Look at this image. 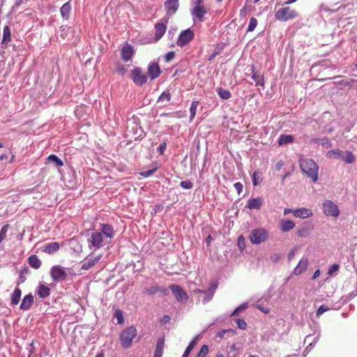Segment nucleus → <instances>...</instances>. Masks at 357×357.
<instances>
[{"label":"nucleus","mask_w":357,"mask_h":357,"mask_svg":"<svg viewBox=\"0 0 357 357\" xmlns=\"http://www.w3.org/2000/svg\"><path fill=\"white\" fill-rule=\"evenodd\" d=\"M301 170L310 177L312 181L318 180L319 167L317 164L311 158H301L299 159Z\"/></svg>","instance_id":"obj_1"},{"label":"nucleus","mask_w":357,"mask_h":357,"mask_svg":"<svg viewBox=\"0 0 357 357\" xmlns=\"http://www.w3.org/2000/svg\"><path fill=\"white\" fill-rule=\"evenodd\" d=\"M88 247L89 249L94 250H98L105 245L109 241L106 239L102 232L99 231H93L90 238H88Z\"/></svg>","instance_id":"obj_2"},{"label":"nucleus","mask_w":357,"mask_h":357,"mask_svg":"<svg viewBox=\"0 0 357 357\" xmlns=\"http://www.w3.org/2000/svg\"><path fill=\"white\" fill-rule=\"evenodd\" d=\"M137 329L134 326L125 328L119 335L121 346L124 349H128L132 342L133 339L137 336Z\"/></svg>","instance_id":"obj_3"},{"label":"nucleus","mask_w":357,"mask_h":357,"mask_svg":"<svg viewBox=\"0 0 357 357\" xmlns=\"http://www.w3.org/2000/svg\"><path fill=\"white\" fill-rule=\"evenodd\" d=\"M268 231L264 228L253 229L250 234L249 239L252 244H260L268 239Z\"/></svg>","instance_id":"obj_4"},{"label":"nucleus","mask_w":357,"mask_h":357,"mask_svg":"<svg viewBox=\"0 0 357 357\" xmlns=\"http://www.w3.org/2000/svg\"><path fill=\"white\" fill-rule=\"evenodd\" d=\"M297 16L296 10L291 9L289 7H283L280 8L275 15V18L280 21H288L294 19Z\"/></svg>","instance_id":"obj_5"},{"label":"nucleus","mask_w":357,"mask_h":357,"mask_svg":"<svg viewBox=\"0 0 357 357\" xmlns=\"http://www.w3.org/2000/svg\"><path fill=\"white\" fill-rule=\"evenodd\" d=\"M50 275L55 282H62L67 278L66 268L60 266H53L50 270Z\"/></svg>","instance_id":"obj_6"},{"label":"nucleus","mask_w":357,"mask_h":357,"mask_svg":"<svg viewBox=\"0 0 357 357\" xmlns=\"http://www.w3.org/2000/svg\"><path fill=\"white\" fill-rule=\"evenodd\" d=\"M130 77L137 86H143L147 82V75L143 73L140 68H135L131 72Z\"/></svg>","instance_id":"obj_7"},{"label":"nucleus","mask_w":357,"mask_h":357,"mask_svg":"<svg viewBox=\"0 0 357 357\" xmlns=\"http://www.w3.org/2000/svg\"><path fill=\"white\" fill-rule=\"evenodd\" d=\"M194 36V32L190 29L182 31L177 39L176 45L182 47L188 44L193 39Z\"/></svg>","instance_id":"obj_8"},{"label":"nucleus","mask_w":357,"mask_h":357,"mask_svg":"<svg viewBox=\"0 0 357 357\" xmlns=\"http://www.w3.org/2000/svg\"><path fill=\"white\" fill-rule=\"evenodd\" d=\"M169 289L178 302L185 303L188 301V296L187 293L179 285L171 284Z\"/></svg>","instance_id":"obj_9"},{"label":"nucleus","mask_w":357,"mask_h":357,"mask_svg":"<svg viewBox=\"0 0 357 357\" xmlns=\"http://www.w3.org/2000/svg\"><path fill=\"white\" fill-rule=\"evenodd\" d=\"M206 8L203 6H192L190 9V14L192 15L194 22H203L204 17L206 14Z\"/></svg>","instance_id":"obj_10"},{"label":"nucleus","mask_w":357,"mask_h":357,"mask_svg":"<svg viewBox=\"0 0 357 357\" xmlns=\"http://www.w3.org/2000/svg\"><path fill=\"white\" fill-rule=\"evenodd\" d=\"M102 255L91 257L87 256L82 262L81 270L87 271L93 267L102 258Z\"/></svg>","instance_id":"obj_11"},{"label":"nucleus","mask_w":357,"mask_h":357,"mask_svg":"<svg viewBox=\"0 0 357 357\" xmlns=\"http://www.w3.org/2000/svg\"><path fill=\"white\" fill-rule=\"evenodd\" d=\"M324 213L326 215L337 217L339 215V209L337 206L331 201L326 200L324 203Z\"/></svg>","instance_id":"obj_12"},{"label":"nucleus","mask_w":357,"mask_h":357,"mask_svg":"<svg viewBox=\"0 0 357 357\" xmlns=\"http://www.w3.org/2000/svg\"><path fill=\"white\" fill-rule=\"evenodd\" d=\"M164 6L167 13L168 15H173L178 9V0H165Z\"/></svg>","instance_id":"obj_13"},{"label":"nucleus","mask_w":357,"mask_h":357,"mask_svg":"<svg viewBox=\"0 0 357 357\" xmlns=\"http://www.w3.org/2000/svg\"><path fill=\"white\" fill-rule=\"evenodd\" d=\"M160 68L157 63H151L148 66V75L151 79H155L160 75Z\"/></svg>","instance_id":"obj_14"},{"label":"nucleus","mask_w":357,"mask_h":357,"mask_svg":"<svg viewBox=\"0 0 357 357\" xmlns=\"http://www.w3.org/2000/svg\"><path fill=\"white\" fill-rule=\"evenodd\" d=\"M104 234V236L109 242L114 236V231L113 227L109 224H102L100 225V231Z\"/></svg>","instance_id":"obj_15"},{"label":"nucleus","mask_w":357,"mask_h":357,"mask_svg":"<svg viewBox=\"0 0 357 357\" xmlns=\"http://www.w3.org/2000/svg\"><path fill=\"white\" fill-rule=\"evenodd\" d=\"M313 213L311 209L302 207L294 210V216L299 218H307L312 215Z\"/></svg>","instance_id":"obj_16"},{"label":"nucleus","mask_w":357,"mask_h":357,"mask_svg":"<svg viewBox=\"0 0 357 357\" xmlns=\"http://www.w3.org/2000/svg\"><path fill=\"white\" fill-rule=\"evenodd\" d=\"M133 53V47L128 43L121 49V57L124 61H129L131 60Z\"/></svg>","instance_id":"obj_17"},{"label":"nucleus","mask_w":357,"mask_h":357,"mask_svg":"<svg viewBox=\"0 0 357 357\" xmlns=\"http://www.w3.org/2000/svg\"><path fill=\"white\" fill-rule=\"evenodd\" d=\"M309 261L307 258L303 257L294 270V274L299 275L307 268Z\"/></svg>","instance_id":"obj_18"},{"label":"nucleus","mask_w":357,"mask_h":357,"mask_svg":"<svg viewBox=\"0 0 357 357\" xmlns=\"http://www.w3.org/2000/svg\"><path fill=\"white\" fill-rule=\"evenodd\" d=\"M33 296L31 294L26 295L22 301L20 309L22 310H28L33 304Z\"/></svg>","instance_id":"obj_19"},{"label":"nucleus","mask_w":357,"mask_h":357,"mask_svg":"<svg viewBox=\"0 0 357 357\" xmlns=\"http://www.w3.org/2000/svg\"><path fill=\"white\" fill-rule=\"evenodd\" d=\"M263 204V199L261 197L252 198L248 200L246 207L250 209H259Z\"/></svg>","instance_id":"obj_20"},{"label":"nucleus","mask_w":357,"mask_h":357,"mask_svg":"<svg viewBox=\"0 0 357 357\" xmlns=\"http://www.w3.org/2000/svg\"><path fill=\"white\" fill-rule=\"evenodd\" d=\"M216 287H213L208 289L207 291H204L201 289H197L195 290V292L201 293L204 294V297L202 300L203 303H206L208 301H210L214 295V291Z\"/></svg>","instance_id":"obj_21"},{"label":"nucleus","mask_w":357,"mask_h":357,"mask_svg":"<svg viewBox=\"0 0 357 357\" xmlns=\"http://www.w3.org/2000/svg\"><path fill=\"white\" fill-rule=\"evenodd\" d=\"M295 227V223L290 220H281L280 222V229L282 232H287Z\"/></svg>","instance_id":"obj_22"},{"label":"nucleus","mask_w":357,"mask_h":357,"mask_svg":"<svg viewBox=\"0 0 357 357\" xmlns=\"http://www.w3.org/2000/svg\"><path fill=\"white\" fill-rule=\"evenodd\" d=\"M37 294L41 298H45L50 294V289L44 284H40L36 290Z\"/></svg>","instance_id":"obj_23"},{"label":"nucleus","mask_w":357,"mask_h":357,"mask_svg":"<svg viewBox=\"0 0 357 357\" xmlns=\"http://www.w3.org/2000/svg\"><path fill=\"white\" fill-rule=\"evenodd\" d=\"M71 9H72V8H71L70 1L65 3L61 6V8L60 9V13H61L62 17L64 20H68L69 19Z\"/></svg>","instance_id":"obj_24"},{"label":"nucleus","mask_w":357,"mask_h":357,"mask_svg":"<svg viewBox=\"0 0 357 357\" xmlns=\"http://www.w3.org/2000/svg\"><path fill=\"white\" fill-rule=\"evenodd\" d=\"M155 38L157 40L160 39L165 34L167 27L163 23H157L155 25Z\"/></svg>","instance_id":"obj_25"},{"label":"nucleus","mask_w":357,"mask_h":357,"mask_svg":"<svg viewBox=\"0 0 357 357\" xmlns=\"http://www.w3.org/2000/svg\"><path fill=\"white\" fill-rule=\"evenodd\" d=\"M251 78L255 82L257 86H264V76L257 73L255 71V67H252V76Z\"/></svg>","instance_id":"obj_26"},{"label":"nucleus","mask_w":357,"mask_h":357,"mask_svg":"<svg viewBox=\"0 0 357 357\" xmlns=\"http://www.w3.org/2000/svg\"><path fill=\"white\" fill-rule=\"evenodd\" d=\"M21 295V289L18 287H16L10 296L11 304L13 305H17L20 301Z\"/></svg>","instance_id":"obj_27"},{"label":"nucleus","mask_w":357,"mask_h":357,"mask_svg":"<svg viewBox=\"0 0 357 357\" xmlns=\"http://www.w3.org/2000/svg\"><path fill=\"white\" fill-rule=\"evenodd\" d=\"M59 248V244L57 242L47 243L44 248V252L47 254H52L56 252Z\"/></svg>","instance_id":"obj_28"},{"label":"nucleus","mask_w":357,"mask_h":357,"mask_svg":"<svg viewBox=\"0 0 357 357\" xmlns=\"http://www.w3.org/2000/svg\"><path fill=\"white\" fill-rule=\"evenodd\" d=\"M28 260L29 265L35 269L39 268L41 266L40 259L35 255H31Z\"/></svg>","instance_id":"obj_29"},{"label":"nucleus","mask_w":357,"mask_h":357,"mask_svg":"<svg viewBox=\"0 0 357 357\" xmlns=\"http://www.w3.org/2000/svg\"><path fill=\"white\" fill-rule=\"evenodd\" d=\"M11 40V33L8 26H5L3 29L1 44H7Z\"/></svg>","instance_id":"obj_30"},{"label":"nucleus","mask_w":357,"mask_h":357,"mask_svg":"<svg viewBox=\"0 0 357 357\" xmlns=\"http://www.w3.org/2000/svg\"><path fill=\"white\" fill-rule=\"evenodd\" d=\"M294 141V137L291 135H281L278 139L280 146L291 143Z\"/></svg>","instance_id":"obj_31"},{"label":"nucleus","mask_w":357,"mask_h":357,"mask_svg":"<svg viewBox=\"0 0 357 357\" xmlns=\"http://www.w3.org/2000/svg\"><path fill=\"white\" fill-rule=\"evenodd\" d=\"M198 341V337H194L192 341L189 343L188 346L185 349L182 357H188L189 354L192 351V350L194 349L195 344H197Z\"/></svg>","instance_id":"obj_32"},{"label":"nucleus","mask_w":357,"mask_h":357,"mask_svg":"<svg viewBox=\"0 0 357 357\" xmlns=\"http://www.w3.org/2000/svg\"><path fill=\"white\" fill-rule=\"evenodd\" d=\"M47 161L49 162H54L56 167H62L63 165V161L56 155L51 154L47 158Z\"/></svg>","instance_id":"obj_33"},{"label":"nucleus","mask_w":357,"mask_h":357,"mask_svg":"<svg viewBox=\"0 0 357 357\" xmlns=\"http://www.w3.org/2000/svg\"><path fill=\"white\" fill-rule=\"evenodd\" d=\"M344 151L333 149L327 153V157L331 158L342 159Z\"/></svg>","instance_id":"obj_34"},{"label":"nucleus","mask_w":357,"mask_h":357,"mask_svg":"<svg viewBox=\"0 0 357 357\" xmlns=\"http://www.w3.org/2000/svg\"><path fill=\"white\" fill-rule=\"evenodd\" d=\"M217 93L218 96L222 99V100H228L231 97V93L230 91L227 89H225L222 88H218L216 89Z\"/></svg>","instance_id":"obj_35"},{"label":"nucleus","mask_w":357,"mask_h":357,"mask_svg":"<svg viewBox=\"0 0 357 357\" xmlns=\"http://www.w3.org/2000/svg\"><path fill=\"white\" fill-rule=\"evenodd\" d=\"M342 160L347 164H351L355 160V158L351 151H347L344 152Z\"/></svg>","instance_id":"obj_36"},{"label":"nucleus","mask_w":357,"mask_h":357,"mask_svg":"<svg viewBox=\"0 0 357 357\" xmlns=\"http://www.w3.org/2000/svg\"><path fill=\"white\" fill-rule=\"evenodd\" d=\"M199 101H192V104H191V106L190 107V121H192V120L194 119L195 115H196V112H197V107L199 106Z\"/></svg>","instance_id":"obj_37"},{"label":"nucleus","mask_w":357,"mask_h":357,"mask_svg":"<svg viewBox=\"0 0 357 357\" xmlns=\"http://www.w3.org/2000/svg\"><path fill=\"white\" fill-rule=\"evenodd\" d=\"M158 292V285H153L150 287H145L144 288L142 293L146 295H154Z\"/></svg>","instance_id":"obj_38"},{"label":"nucleus","mask_w":357,"mask_h":357,"mask_svg":"<svg viewBox=\"0 0 357 357\" xmlns=\"http://www.w3.org/2000/svg\"><path fill=\"white\" fill-rule=\"evenodd\" d=\"M248 308V303H244L240 305L238 307H236L234 312L231 313V316H236L238 315L241 312L246 310Z\"/></svg>","instance_id":"obj_39"},{"label":"nucleus","mask_w":357,"mask_h":357,"mask_svg":"<svg viewBox=\"0 0 357 357\" xmlns=\"http://www.w3.org/2000/svg\"><path fill=\"white\" fill-rule=\"evenodd\" d=\"M257 20L255 17H251L247 29L248 32L253 31L257 26Z\"/></svg>","instance_id":"obj_40"},{"label":"nucleus","mask_w":357,"mask_h":357,"mask_svg":"<svg viewBox=\"0 0 357 357\" xmlns=\"http://www.w3.org/2000/svg\"><path fill=\"white\" fill-rule=\"evenodd\" d=\"M171 95L169 91H163L162 94L159 96L158 102L166 100L167 102L170 101Z\"/></svg>","instance_id":"obj_41"},{"label":"nucleus","mask_w":357,"mask_h":357,"mask_svg":"<svg viewBox=\"0 0 357 357\" xmlns=\"http://www.w3.org/2000/svg\"><path fill=\"white\" fill-rule=\"evenodd\" d=\"M158 169V166H155L151 169L146 170L140 173L141 176L144 178H148L153 174Z\"/></svg>","instance_id":"obj_42"},{"label":"nucleus","mask_w":357,"mask_h":357,"mask_svg":"<svg viewBox=\"0 0 357 357\" xmlns=\"http://www.w3.org/2000/svg\"><path fill=\"white\" fill-rule=\"evenodd\" d=\"M208 353V347L206 344L203 345L199 351L197 357H207Z\"/></svg>","instance_id":"obj_43"},{"label":"nucleus","mask_w":357,"mask_h":357,"mask_svg":"<svg viewBox=\"0 0 357 357\" xmlns=\"http://www.w3.org/2000/svg\"><path fill=\"white\" fill-rule=\"evenodd\" d=\"M8 230V225H5L2 227L0 231V243L4 240L6 237L7 232Z\"/></svg>","instance_id":"obj_44"},{"label":"nucleus","mask_w":357,"mask_h":357,"mask_svg":"<svg viewBox=\"0 0 357 357\" xmlns=\"http://www.w3.org/2000/svg\"><path fill=\"white\" fill-rule=\"evenodd\" d=\"M162 342H158L156 345V349L155 351L154 357H162Z\"/></svg>","instance_id":"obj_45"},{"label":"nucleus","mask_w":357,"mask_h":357,"mask_svg":"<svg viewBox=\"0 0 357 357\" xmlns=\"http://www.w3.org/2000/svg\"><path fill=\"white\" fill-rule=\"evenodd\" d=\"M114 317L116 319L118 324H122L124 321L123 312L118 310L114 312Z\"/></svg>","instance_id":"obj_46"},{"label":"nucleus","mask_w":357,"mask_h":357,"mask_svg":"<svg viewBox=\"0 0 357 357\" xmlns=\"http://www.w3.org/2000/svg\"><path fill=\"white\" fill-rule=\"evenodd\" d=\"M320 144L325 147V148H329L332 146V143L331 140L327 137L321 138L320 140Z\"/></svg>","instance_id":"obj_47"},{"label":"nucleus","mask_w":357,"mask_h":357,"mask_svg":"<svg viewBox=\"0 0 357 357\" xmlns=\"http://www.w3.org/2000/svg\"><path fill=\"white\" fill-rule=\"evenodd\" d=\"M180 185L181 188L186 190H190L193 187L192 183L189 180L181 181Z\"/></svg>","instance_id":"obj_48"},{"label":"nucleus","mask_w":357,"mask_h":357,"mask_svg":"<svg viewBox=\"0 0 357 357\" xmlns=\"http://www.w3.org/2000/svg\"><path fill=\"white\" fill-rule=\"evenodd\" d=\"M329 310H330V307H328V306H326L325 305H322L318 308L316 315L317 317H319L321 314H323L324 312L328 311Z\"/></svg>","instance_id":"obj_49"},{"label":"nucleus","mask_w":357,"mask_h":357,"mask_svg":"<svg viewBox=\"0 0 357 357\" xmlns=\"http://www.w3.org/2000/svg\"><path fill=\"white\" fill-rule=\"evenodd\" d=\"M340 268V266L337 264H333L330 266L328 271V275L332 276L335 272H337Z\"/></svg>","instance_id":"obj_50"},{"label":"nucleus","mask_w":357,"mask_h":357,"mask_svg":"<svg viewBox=\"0 0 357 357\" xmlns=\"http://www.w3.org/2000/svg\"><path fill=\"white\" fill-rule=\"evenodd\" d=\"M236 324L240 329L244 330L247 327L246 322L243 319H236Z\"/></svg>","instance_id":"obj_51"},{"label":"nucleus","mask_w":357,"mask_h":357,"mask_svg":"<svg viewBox=\"0 0 357 357\" xmlns=\"http://www.w3.org/2000/svg\"><path fill=\"white\" fill-rule=\"evenodd\" d=\"M234 187L238 195H241L243 192V185L240 182H236L234 184Z\"/></svg>","instance_id":"obj_52"},{"label":"nucleus","mask_w":357,"mask_h":357,"mask_svg":"<svg viewBox=\"0 0 357 357\" xmlns=\"http://www.w3.org/2000/svg\"><path fill=\"white\" fill-rule=\"evenodd\" d=\"M68 27L67 26H61L60 27V30H61V37L63 38H66L67 35H68Z\"/></svg>","instance_id":"obj_53"},{"label":"nucleus","mask_w":357,"mask_h":357,"mask_svg":"<svg viewBox=\"0 0 357 357\" xmlns=\"http://www.w3.org/2000/svg\"><path fill=\"white\" fill-rule=\"evenodd\" d=\"M116 70V72L121 75H123L125 74V73L126 72V68L123 65L117 66Z\"/></svg>","instance_id":"obj_54"},{"label":"nucleus","mask_w":357,"mask_h":357,"mask_svg":"<svg viewBox=\"0 0 357 357\" xmlns=\"http://www.w3.org/2000/svg\"><path fill=\"white\" fill-rule=\"evenodd\" d=\"M27 273H28L27 269H24L20 272V277H19V281L17 282L18 284H20V283H22L25 281V278L24 276V274Z\"/></svg>","instance_id":"obj_55"},{"label":"nucleus","mask_w":357,"mask_h":357,"mask_svg":"<svg viewBox=\"0 0 357 357\" xmlns=\"http://www.w3.org/2000/svg\"><path fill=\"white\" fill-rule=\"evenodd\" d=\"M175 57V53L174 52H169L165 55V61L169 62Z\"/></svg>","instance_id":"obj_56"},{"label":"nucleus","mask_w":357,"mask_h":357,"mask_svg":"<svg viewBox=\"0 0 357 357\" xmlns=\"http://www.w3.org/2000/svg\"><path fill=\"white\" fill-rule=\"evenodd\" d=\"M167 144L166 142H163L159 145L158 147V151L160 154L162 155L165 152V150L166 149Z\"/></svg>","instance_id":"obj_57"},{"label":"nucleus","mask_w":357,"mask_h":357,"mask_svg":"<svg viewBox=\"0 0 357 357\" xmlns=\"http://www.w3.org/2000/svg\"><path fill=\"white\" fill-rule=\"evenodd\" d=\"M158 292H160L163 296L169 295V289L165 287L158 286Z\"/></svg>","instance_id":"obj_58"},{"label":"nucleus","mask_w":357,"mask_h":357,"mask_svg":"<svg viewBox=\"0 0 357 357\" xmlns=\"http://www.w3.org/2000/svg\"><path fill=\"white\" fill-rule=\"evenodd\" d=\"M204 0H192L191 6H203Z\"/></svg>","instance_id":"obj_59"},{"label":"nucleus","mask_w":357,"mask_h":357,"mask_svg":"<svg viewBox=\"0 0 357 357\" xmlns=\"http://www.w3.org/2000/svg\"><path fill=\"white\" fill-rule=\"evenodd\" d=\"M238 245L240 248V250L243 249L244 247V238L243 236H240L238 238Z\"/></svg>","instance_id":"obj_60"},{"label":"nucleus","mask_w":357,"mask_h":357,"mask_svg":"<svg viewBox=\"0 0 357 357\" xmlns=\"http://www.w3.org/2000/svg\"><path fill=\"white\" fill-rule=\"evenodd\" d=\"M259 174V172H257L255 171L253 174H252V182H253V185L255 186L257 185L259 182L257 181V176Z\"/></svg>","instance_id":"obj_61"},{"label":"nucleus","mask_w":357,"mask_h":357,"mask_svg":"<svg viewBox=\"0 0 357 357\" xmlns=\"http://www.w3.org/2000/svg\"><path fill=\"white\" fill-rule=\"evenodd\" d=\"M296 249H295V248H294V249H293V250H291L289 252V255H288V259H289V261H291V260H292V259H294V257H295V255H296Z\"/></svg>","instance_id":"obj_62"},{"label":"nucleus","mask_w":357,"mask_h":357,"mask_svg":"<svg viewBox=\"0 0 357 357\" xmlns=\"http://www.w3.org/2000/svg\"><path fill=\"white\" fill-rule=\"evenodd\" d=\"M229 331V330H221L220 331H218V333H217L216 336L219 338H222L224 337V335Z\"/></svg>","instance_id":"obj_63"},{"label":"nucleus","mask_w":357,"mask_h":357,"mask_svg":"<svg viewBox=\"0 0 357 357\" xmlns=\"http://www.w3.org/2000/svg\"><path fill=\"white\" fill-rule=\"evenodd\" d=\"M280 255L278 254H273L271 257V259L273 262L274 263H277L278 262L279 259H280Z\"/></svg>","instance_id":"obj_64"}]
</instances>
